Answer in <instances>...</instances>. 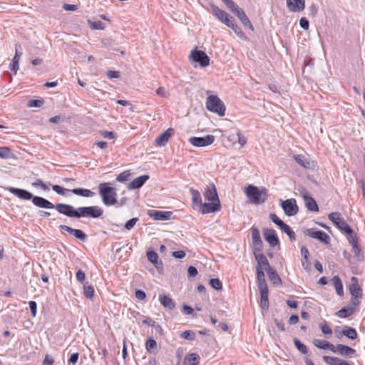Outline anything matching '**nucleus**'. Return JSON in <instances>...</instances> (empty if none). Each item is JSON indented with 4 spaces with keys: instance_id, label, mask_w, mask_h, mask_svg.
Returning <instances> with one entry per match:
<instances>
[{
    "instance_id": "f257e3e1",
    "label": "nucleus",
    "mask_w": 365,
    "mask_h": 365,
    "mask_svg": "<svg viewBox=\"0 0 365 365\" xmlns=\"http://www.w3.org/2000/svg\"><path fill=\"white\" fill-rule=\"evenodd\" d=\"M99 194L102 197L103 202L106 205H113L116 203V192L113 187L109 186L107 182L101 183L98 186Z\"/></svg>"
},
{
    "instance_id": "f03ea898",
    "label": "nucleus",
    "mask_w": 365,
    "mask_h": 365,
    "mask_svg": "<svg viewBox=\"0 0 365 365\" xmlns=\"http://www.w3.org/2000/svg\"><path fill=\"white\" fill-rule=\"evenodd\" d=\"M245 194L250 202L255 205L263 203L267 196L265 191L251 185L246 188Z\"/></svg>"
},
{
    "instance_id": "7ed1b4c3",
    "label": "nucleus",
    "mask_w": 365,
    "mask_h": 365,
    "mask_svg": "<svg viewBox=\"0 0 365 365\" xmlns=\"http://www.w3.org/2000/svg\"><path fill=\"white\" fill-rule=\"evenodd\" d=\"M206 108L208 110L217 113L219 116L222 117L225 115V106L217 96L212 95L207 98Z\"/></svg>"
},
{
    "instance_id": "20e7f679",
    "label": "nucleus",
    "mask_w": 365,
    "mask_h": 365,
    "mask_svg": "<svg viewBox=\"0 0 365 365\" xmlns=\"http://www.w3.org/2000/svg\"><path fill=\"white\" fill-rule=\"evenodd\" d=\"M103 213L102 208L98 206L80 207L78 208V217H100Z\"/></svg>"
},
{
    "instance_id": "39448f33",
    "label": "nucleus",
    "mask_w": 365,
    "mask_h": 365,
    "mask_svg": "<svg viewBox=\"0 0 365 365\" xmlns=\"http://www.w3.org/2000/svg\"><path fill=\"white\" fill-rule=\"evenodd\" d=\"M281 206L284 213L288 216L295 215L299 210L296 200L294 198L281 200Z\"/></svg>"
},
{
    "instance_id": "423d86ee",
    "label": "nucleus",
    "mask_w": 365,
    "mask_h": 365,
    "mask_svg": "<svg viewBox=\"0 0 365 365\" xmlns=\"http://www.w3.org/2000/svg\"><path fill=\"white\" fill-rule=\"evenodd\" d=\"M54 208L61 214L65 215L69 217H78V208L71 205L57 203L55 205Z\"/></svg>"
},
{
    "instance_id": "0eeeda50",
    "label": "nucleus",
    "mask_w": 365,
    "mask_h": 365,
    "mask_svg": "<svg viewBox=\"0 0 365 365\" xmlns=\"http://www.w3.org/2000/svg\"><path fill=\"white\" fill-rule=\"evenodd\" d=\"M329 219L334 222V224L341 231L350 232V227L341 217L339 212H331L329 215Z\"/></svg>"
},
{
    "instance_id": "6e6552de",
    "label": "nucleus",
    "mask_w": 365,
    "mask_h": 365,
    "mask_svg": "<svg viewBox=\"0 0 365 365\" xmlns=\"http://www.w3.org/2000/svg\"><path fill=\"white\" fill-rule=\"evenodd\" d=\"M304 233L306 235L312 238L317 239L324 244L327 245L330 242L329 236L323 231L317 230L314 228H310L307 229Z\"/></svg>"
},
{
    "instance_id": "1a4fd4ad",
    "label": "nucleus",
    "mask_w": 365,
    "mask_h": 365,
    "mask_svg": "<svg viewBox=\"0 0 365 365\" xmlns=\"http://www.w3.org/2000/svg\"><path fill=\"white\" fill-rule=\"evenodd\" d=\"M190 58L193 61L199 63L202 67H205L210 63V58L202 51L194 49L191 51Z\"/></svg>"
},
{
    "instance_id": "9d476101",
    "label": "nucleus",
    "mask_w": 365,
    "mask_h": 365,
    "mask_svg": "<svg viewBox=\"0 0 365 365\" xmlns=\"http://www.w3.org/2000/svg\"><path fill=\"white\" fill-rule=\"evenodd\" d=\"M215 140V136L207 135L205 137H191L189 142L195 147H205L211 145Z\"/></svg>"
},
{
    "instance_id": "9b49d317",
    "label": "nucleus",
    "mask_w": 365,
    "mask_h": 365,
    "mask_svg": "<svg viewBox=\"0 0 365 365\" xmlns=\"http://www.w3.org/2000/svg\"><path fill=\"white\" fill-rule=\"evenodd\" d=\"M212 12L219 21L227 26L234 19L229 14L219 9L217 6L211 5Z\"/></svg>"
},
{
    "instance_id": "f8f14e48",
    "label": "nucleus",
    "mask_w": 365,
    "mask_h": 365,
    "mask_svg": "<svg viewBox=\"0 0 365 365\" xmlns=\"http://www.w3.org/2000/svg\"><path fill=\"white\" fill-rule=\"evenodd\" d=\"M232 11L239 18V19L241 21V22L245 27H247L252 31L254 30V27L251 21H250V19H248V17L247 16V15L242 9H240L237 5L236 9H234L233 10H232Z\"/></svg>"
},
{
    "instance_id": "ddd939ff",
    "label": "nucleus",
    "mask_w": 365,
    "mask_h": 365,
    "mask_svg": "<svg viewBox=\"0 0 365 365\" xmlns=\"http://www.w3.org/2000/svg\"><path fill=\"white\" fill-rule=\"evenodd\" d=\"M334 353H339L341 356L346 357H353V356L356 353V350L344 344H339L336 346H334Z\"/></svg>"
},
{
    "instance_id": "4468645a",
    "label": "nucleus",
    "mask_w": 365,
    "mask_h": 365,
    "mask_svg": "<svg viewBox=\"0 0 365 365\" xmlns=\"http://www.w3.org/2000/svg\"><path fill=\"white\" fill-rule=\"evenodd\" d=\"M349 290L351 297H362V289L358 283L357 279L355 277H352L350 279Z\"/></svg>"
},
{
    "instance_id": "2eb2a0df",
    "label": "nucleus",
    "mask_w": 365,
    "mask_h": 365,
    "mask_svg": "<svg viewBox=\"0 0 365 365\" xmlns=\"http://www.w3.org/2000/svg\"><path fill=\"white\" fill-rule=\"evenodd\" d=\"M220 210V202H210L209 203L202 202L200 205V212L202 214L215 212Z\"/></svg>"
},
{
    "instance_id": "dca6fc26",
    "label": "nucleus",
    "mask_w": 365,
    "mask_h": 365,
    "mask_svg": "<svg viewBox=\"0 0 365 365\" xmlns=\"http://www.w3.org/2000/svg\"><path fill=\"white\" fill-rule=\"evenodd\" d=\"M263 235L265 240L269 244L270 246L274 247L279 243L278 237L273 229H264L263 230Z\"/></svg>"
},
{
    "instance_id": "f3484780",
    "label": "nucleus",
    "mask_w": 365,
    "mask_h": 365,
    "mask_svg": "<svg viewBox=\"0 0 365 365\" xmlns=\"http://www.w3.org/2000/svg\"><path fill=\"white\" fill-rule=\"evenodd\" d=\"M287 6L292 12H300L304 9L305 0H287Z\"/></svg>"
},
{
    "instance_id": "a211bd4d",
    "label": "nucleus",
    "mask_w": 365,
    "mask_h": 365,
    "mask_svg": "<svg viewBox=\"0 0 365 365\" xmlns=\"http://www.w3.org/2000/svg\"><path fill=\"white\" fill-rule=\"evenodd\" d=\"M204 196L207 201L216 202H220L216 187L214 184H210L207 187L204 193Z\"/></svg>"
},
{
    "instance_id": "6ab92c4d",
    "label": "nucleus",
    "mask_w": 365,
    "mask_h": 365,
    "mask_svg": "<svg viewBox=\"0 0 365 365\" xmlns=\"http://www.w3.org/2000/svg\"><path fill=\"white\" fill-rule=\"evenodd\" d=\"M148 215L155 220H168L170 219L172 212L168 211H159L152 210H149Z\"/></svg>"
},
{
    "instance_id": "aec40b11",
    "label": "nucleus",
    "mask_w": 365,
    "mask_h": 365,
    "mask_svg": "<svg viewBox=\"0 0 365 365\" xmlns=\"http://www.w3.org/2000/svg\"><path fill=\"white\" fill-rule=\"evenodd\" d=\"M302 195H303V197L304 199V201H305V205H306V207L309 210V211H312V212H317L319 210V207H318V205L317 204V202L315 201V200L312 197L309 192L306 190H304L303 192H302Z\"/></svg>"
},
{
    "instance_id": "412c9836",
    "label": "nucleus",
    "mask_w": 365,
    "mask_h": 365,
    "mask_svg": "<svg viewBox=\"0 0 365 365\" xmlns=\"http://www.w3.org/2000/svg\"><path fill=\"white\" fill-rule=\"evenodd\" d=\"M252 240L255 251H261L262 247V241L261 240L260 233L257 227L252 228Z\"/></svg>"
},
{
    "instance_id": "4be33fe9",
    "label": "nucleus",
    "mask_w": 365,
    "mask_h": 365,
    "mask_svg": "<svg viewBox=\"0 0 365 365\" xmlns=\"http://www.w3.org/2000/svg\"><path fill=\"white\" fill-rule=\"evenodd\" d=\"M9 191L11 193L17 196L18 197L23 199V200H31V199H33V197H34L33 195L30 192H29L26 190H24V189H19V188L10 187L9 188Z\"/></svg>"
},
{
    "instance_id": "5701e85b",
    "label": "nucleus",
    "mask_w": 365,
    "mask_h": 365,
    "mask_svg": "<svg viewBox=\"0 0 365 365\" xmlns=\"http://www.w3.org/2000/svg\"><path fill=\"white\" fill-rule=\"evenodd\" d=\"M32 202L34 205L41 208L53 209L54 208L55 206V205H53L46 199L38 196H34L32 199Z\"/></svg>"
},
{
    "instance_id": "b1692460",
    "label": "nucleus",
    "mask_w": 365,
    "mask_h": 365,
    "mask_svg": "<svg viewBox=\"0 0 365 365\" xmlns=\"http://www.w3.org/2000/svg\"><path fill=\"white\" fill-rule=\"evenodd\" d=\"M149 178L150 177L148 175H140L135 178L131 182H130L128 185V188L129 190L138 189L145 183V182L149 179Z\"/></svg>"
},
{
    "instance_id": "393cba45",
    "label": "nucleus",
    "mask_w": 365,
    "mask_h": 365,
    "mask_svg": "<svg viewBox=\"0 0 365 365\" xmlns=\"http://www.w3.org/2000/svg\"><path fill=\"white\" fill-rule=\"evenodd\" d=\"M173 133H174L173 129H172V128L167 129L165 132H163L158 137L156 138L155 144L159 146L165 145Z\"/></svg>"
},
{
    "instance_id": "a878e982",
    "label": "nucleus",
    "mask_w": 365,
    "mask_h": 365,
    "mask_svg": "<svg viewBox=\"0 0 365 365\" xmlns=\"http://www.w3.org/2000/svg\"><path fill=\"white\" fill-rule=\"evenodd\" d=\"M260 292V307L263 310L269 308L268 287L259 288Z\"/></svg>"
},
{
    "instance_id": "bb28decb",
    "label": "nucleus",
    "mask_w": 365,
    "mask_h": 365,
    "mask_svg": "<svg viewBox=\"0 0 365 365\" xmlns=\"http://www.w3.org/2000/svg\"><path fill=\"white\" fill-rule=\"evenodd\" d=\"M159 301L164 308L173 310L175 307L174 301L165 294H160Z\"/></svg>"
},
{
    "instance_id": "cd10ccee",
    "label": "nucleus",
    "mask_w": 365,
    "mask_h": 365,
    "mask_svg": "<svg viewBox=\"0 0 365 365\" xmlns=\"http://www.w3.org/2000/svg\"><path fill=\"white\" fill-rule=\"evenodd\" d=\"M21 46L18 44L15 45V56L12 60V63L10 66L11 71H14V73H16L19 70V62L21 56V53H19V49Z\"/></svg>"
},
{
    "instance_id": "c85d7f7f",
    "label": "nucleus",
    "mask_w": 365,
    "mask_h": 365,
    "mask_svg": "<svg viewBox=\"0 0 365 365\" xmlns=\"http://www.w3.org/2000/svg\"><path fill=\"white\" fill-rule=\"evenodd\" d=\"M257 278L258 288L267 287V282L265 280V276L263 269L260 266L257 267Z\"/></svg>"
},
{
    "instance_id": "c756f323",
    "label": "nucleus",
    "mask_w": 365,
    "mask_h": 365,
    "mask_svg": "<svg viewBox=\"0 0 365 365\" xmlns=\"http://www.w3.org/2000/svg\"><path fill=\"white\" fill-rule=\"evenodd\" d=\"M265 270L270 279V281L274 284H279L281 282V279L277 273L276 270L272 267H266Z\"/></svg>"
},
{
    "instance_id": "7c9ffc66",
    "label": "nucleus",
    "mask_w": 365,
    "mask_h": 365,
    "mask_svg": "<svg viewBox=\"0 0 365 365\" xmlns=\"http://www.w3.org/2000/svg\"><path fill=\"white\" fill-rule=\"evenodd\" d=\"M313 344H314V346L319 349H329L331 351H334V345H333L332 344L329 343L327 341L316 339H314Z\"/></svg>"
},
{
    "instance_id": "2f4dec72",
    "label": "nucleus",
    "mask_w": 365,
    "mask_h": 365,
    "mask_svg": "<svg viewBox=\"0 0 365 365\" xmlns=\"http://www.w3.org/2000/svg\"><path fill=\"white\" fill-rule=\"evenodd\" d=\"M147 257H148V259L151 263H153L158 269L163 267V264L161 262L160 263L158 262V255L155 252H154L153 250L148 251L147 252Z\"/></svg>"
},
{
    "instance_id": "473e14b6",
    "label": "nucleus",
    "mask_w": 365,
    "mask_h": 365,
    "mask_svg": "<svg viewBox=\"0 0 365 365\" xmlns=\"http://www.w3.org/2000/svg\"><path fill=\"white\" fill-rule=\"evenodd\" d=\"M200 356L197 354H187L184 361L185 365H197L199 364Z\"/></svg>"
},
{
    "instance_id": "72a5a7b5",
    "label": "nucleus",
    "mask_w": 365,
    "mask_h": 365,
    "mask_svg": "<svg viewBox=\"0 0 365 365\" xmlns=\"http://www.w3.org/2000/svg\"><path fill=\"white\" fill-rule=\"evenodd\" d=\"M332 282L335 287L337 294L340 297L344 295L343 284L341 279L338 276H334L332 278Z\"/></svg>"
},
{
    "instance_id": "f704fd0d",
    "label": "nucleus",
    "mask_w": 365,
    "mask_h": 365,
    "mask_svg": "<svg viewBox=\"0 0 365 365\" xmlns=\"http://www.w3.org/2000/svg\"><path fill=\"white\" fill-rule=\"evenodd\" d=\"M70 192H73L76 195H80L86 197H92L94 195L93 192H92L90 190L84 188H74L73 190H71Z\"/></svg>"
},
{
    "instance_id": "c9c22d12",
    "label": "nucleus",
    "mask_w": 365,
    "mask_h": 365,
    "mask_svg": "<svg viewBox=\"0 0 365 365\" xmlns=\"http://www.w3.org/2000/svg\"><path fill=\"white\" fill-rule=\"evenodd\" d=\"M157 349V342L153 338H148L145 341V349L150 354H155Z\"/></svg>"
},
{
    "instance_id": "e433bc0d",
    "label": "nucleus",
    "mask_w": 365,
    "mask_h": 365,
    "mask_svg": "<svg viewBox=\"0 0 365 365\" xmlns=\"http://www.w3.org/2000/svg\"><path fill=\"white\" fill-rule=\"evenodd\" d=\"M254 254H255V259L258 263L257 266H260L262 267V266H264L265 268L271 267L269 265L268 259H267L266 256L264 254H262V253L256 254L255 252Z\"/></svg>"
},
{
    "instance_id": "4c0bfd02",
    "label": "nucleus",
    "mask_w": 365,
    "mask_h": 365,
    "mask_svg": "<svg viewBox=\"0 0 365 365\" xmlns=\"http://www.w3.org/2000/svg\"><path fill=\"white\" fill-rule=\"evenodd\" d=\"M346 234L347 240L349 242V244L351 245V247H354V245H358L359 244V239L357 237L356 234L352 230L351 228H350V232H345Z\"/></svg>"
},
{
    "instance_id": "58836bf2",
    "label": "nucleus",
    "mask_w": 365,
    "mask_h": 365,
    "mask_svg": "<svg viewBox=\"0 0 365 365\" xmlns=\"http://www.w3.org/2000/svg\"><path fill=\"white\" fill-rule=\"evenodd\" d=\"M342 334L351 339H355L357 337L356 331L354 328L347 326L344 327Z\"/></svg>"
},
{
    "instance_id": "ea45409f",
    "label": "nucleus",
    "mask_w": 365,
    "mask_h": 365,
    "mask_svg": "<svg viewBox=\"0 0 365 365\" xmlns=\"http://www.w3.org/2000/svg\"><path fill=\"white\" fill-rule=\"evenodd\" d=\"M323 360L326 364L329 365H341V363L343 361V359L340 358L329 356H324Z\"/></svg>"
},
{
    "instance_id": "a19ab883",
    "label": "nucleus",
    "mask_w": 365,
    "mask_h": 365,
    "mask_svg": "<svg viewBox=\"0 0 365 365\" xmlns=\"http://www.w3.org/2000/svg\"><path fill=\"white\" fill-rule=\"evenodd\" d=\"M354 313V307H344L336 312V315L340 318H346Z\"/></svg>"
},
{
    "instance_id": "79ce46f5",
    "label": "nucleus",
    "mask_w": 365,
    "mask_h": 365,
    "mask_svg": "<svg viewBox=\"0 0 365 365\" xmlns=\"http://www.w3.org/2000/svg\"><path fill=\"white\" fill-rule=\"evenodd\" d=\"M83 294L86 298L91 299L94 294V288L88 282H86L83 285Z\"/></svg>"
},
{
    "instance_id": "37998d69",
    "label": "nucleus",
    "mask_w": 365,
    "mask_h": 365,
    "mask_svg": "<svg viewBox=\"0 0 365 365\" xmlns=\"http://www.w3.org/2000/svg\"><path fill=\"white\" fill-rule=\"evenodd\" d=\"M190 192L192 195V200L193 203L199 204L200 205L202 202L200 192L192 187L190 189Z\"/></svg>"
},
{
    "instance_id": "c03bdc74",
    "label": "nucleus",
    "mask_w": 365,
    "mask_h": 365,
    "mask_svg": "<svg viewBox=\"0 0 365 365\" xmlns=\"http://www.w3.org/2000/svg\"><path fill=\"white\" fill-rule=\"evenodd\" d=\"M281 230L288 235L291 241L296 240V235L294 232L292 230V229L288 225L285 223L281 228Z\"/></svg>"
},
{
    "instance_id": "a18cd8bd",
    "label": "nucleus",
    "mask_w": 365,
    "mask_h": 365,
    "mask_svg": "<svg viewBox=\"0 0 365 365\" xmlns=\"http://www.w3.org/2000/svg\"><path fill=\"white\" fill-rule=\"evenodd\" d=\"M294 344L296 346V348L303 354H308V349L307 347L302 344L297 338L293 339Z\"/></svg>"
},
{
    "instance_id": "49530a36",
    "label": "nucleus",
    "mask_w": 365,
    "mask_h": 365,
    "mask_svg": "<svg viewBox=\"0 0 365 365\" xmlns=\"http://www.w3.org/2000/svg\"><path fill=\"white\" fill-rule=\"evenodd\" d=\"M228 27L231 28L233 31L240 38H244L245 34L242 31L241 29L235 23V19H233L230 23L227 25Z\"/></svg>"
},
{
    "instance_id": "de8ad7c7",
    "label": "nucleus",
    "mask_w": 365,
    "mask_h": 365,
    "mask_svg": "<svg viewBox=\"0 0 365 365\" xmlns=\"http://www.w3.org/2000/svg\"><path fill=\"white\" fill-rule=\"evenodd\" d=\"M352 247V252L354 253V256H355V258L356 259V260L359 262L362 261L364 259V254L361 251V249L359 245H354V247Z\"/></svg>"
},
{
    "instance_id": "09e8293b",
    "label": "nucleus",
    "mask_w": 365,
    "mask_h": 365,
    "mask_svg": "<svg viewBox=\"0 0 365 365\" xmlns=\"http://www.w3.org/2000/svg\"><path fill=\"white\" fill-rule=\"evenodd\" d=\"M295 161L299 164L300 165L303 166L304 168H309V162L307 161V158L304 155H297L294 156Z\"/></svg>"
},
{
    "instance_id": "8fccbe9b",
    "label": "nucleus",
    "mask_w": 365,
    "mask_h": 365,
    "mask_svg": "<svg viewBox=\"0 0 365 365\" xmlns=\"http://www.w3.org/2000/svg\"><path fill=\"white\" fill-rule=\"evenodd\" d=\"M130 176V171H128V170L124 171L117 176L116 180L120 182H124L128 180Z\"/></svg>"
},
{
    "instance_id": "3c124183",
    "label": "nucleus",
    "mask_w": 365,
    "mask_h": 365,
    "mask_svg": "<svg viewBox=\"0 0 365 365\" xmlns=\"http://www.w3.org/2000/svg\"><path fill=\"white\" fill-rule=\"evenodd\" d=\"M180 336L182 338V339H187V340H190V341H192L195 339V334L192 331H190V330H187V331H185L181 333L180 334Z\"/></svg>"
},
{
    "instance_id": "603ef678",
    "label": "nucleus",
    "mask_w": 365,
    "mask_h": 365,
    "mask_svg": "<svg viewBox=\"0 0 365 365\" xmlns=\"http://www.w3.org/2000/svg\"><path fill=\"white\" fill-rule=\"evenodd\" d=\"M210 284L216 290H220L222 288V282L217 278H212L210 280Z\"/></svg>"
},
{
    "instance_id": "864d4df0",
    "label": "nucleus",
    "mask_w": 365,
    "mask_h": 365,
    "mask_svg": "<svg viewBox=\"0 0 365 365\" xmlns=\"http://www.w3.org/2000/svg\"><path fill=\"white\" fill-rule=\"evenodd\" d=\"M269 218L270 220L274 223L276 224L277 225H278L279 227V228L281 229L283 225L285 224L282 220H280L276 214L274 213H270L269 214Z\"/></svg>"
},
{
    "instance_id": "5fc2aeb1",
    "label": "nucleus",
    "mask_w": 365,
    "mask_h": 365,
    "mask_svg": "<svg viewBox=\"0 0 365 365\" xmlns=\"http://www.w3.org/2000/svg\"><path fill=\"white\" fill-rule=\"evenodd\" d=\"M88 23L92 29L103 30L105 29L104 24L103 22H101V21H88Z\"/></svg>"
},
{
    "instance_id": "6e6d98bb",
    "label": "nucleus",
    "mask_w": 365,
    "mask_h": 365,
    "mask_svg": "<svg viewBox=\"0 0 365 365\" xmlns=\"http://www.w3.org/2000/svg\"><path fill=\"white\" fill-rule=\"evenodd\" d=\"M73 236L83 242H84L87 238L86 235L82 230L78 229L75 230L74 232L73 233Z\"/></svg>"
},
{
    "instance_id": "4d7b16f0",
    "label": "nucleus",
    "mask_w": 365,
    "mask_h": 365,
    "mask_svg": "<svg viewBox=\"0 0 365 365\" xmlns=\"http://www.w3.org/2000/svg\"><path fill=\"white\" fill-rule=\"evenodd\" d=\"M11 154L10 148L8 147L0 148V157L2 158H9Z\"/></svg>"
},
{
    "instance_id": "13d9d810",
    "label": "nucleus",
    "mask_w": 365,
    "mask_h": 365,
    "mask_svg": "<svg viewBox=\"0 0 365 365\" xmlns=\"http://www.w3.org/2000/svg\"><path fill=\"white\" fill-rule=\"evenodd\" d=\"M156 93L163 98H168L170 96L169 91L164 87L160 86L156 90Z\"/></svg>"
},
{
    "instance_id": "bf43d9fd",
    "label": "nucleus",
    "mask_w": 365,
    "mask_h": 365,
    "mask_svg": "<svg viewBox=\"0 0 365 365\" xmlns=\"http://www.w3.org/2000/svg\"><path fill=\"white\" fill-rule=\"evenodd\" d=\"M52 189L56 193L61 195H65L66 192H70L71 190L65 189L60 185H54L52 186Z\"/></svg>"
},
{
    "instance_id": "052dcab7",
    "label": "nucleus",
    "mask_w": 365,
    "mask_h": 365,
    "mask_svg": "<svg viewBox=\"0 0 365 365\" xmlns=\"http://www.w3.org/2000/svg\"><path fill=\"white\" fill-rule=\"evenodd\" d=\"M100 133L102 137L107 138V139H115V133L112 131L101 130Z\"/></svg>"
},
{
    "instance_id": "680f3d73",
    "label": "nucleus",
    "mask_w": 365,
    "mask_h": 365,
    "mask_svg": "<svg viewBox=\"0 0 365 365\" xmlns=\"http://www.w3.org/2000/svg\"><path fill=\"white\" fill-rule=\"evenodd\" d=\"M138 221V218L134 217L130 220H129L125 224V228L128 230H130L135 225V223Z\"/></svg>"
},
{
    "instance_id": "e2e57ef3",
    "label": "nucleus",
    "mask_w": 365,
    "mask_h": 365,
    "mask_svg": "<svg viewBox=\"0 0 365 365\" xmlns=\"http://www.w3.org/2000/svg\"><path fill=\"white\" fill-rule=\"evenodd\" d=\"M237 141L242 146H244L247 143V138L242 135L239 130H237Z\"/></svg>"
},
{
    "instance_id": "0e129e2a",
    "label": "nucleus",
    "mask_w": 365,
    "mask_h": 365,
    "mask_svg": "<svg viewBox=\"0 0 365 365\" xmlns=\"http://www.w3.org/2000/svg\"><path fill=\"white\" fill-rule=\"evenodd\" d=\"M319 327L323 334H331L332 333L331 329L327 323L321 324Z\"/></svg>"
},
{
    "instance_id": "69168bd1",
    "label": "nucleus",
    "mask_w": 365,
    "mask_h": 365,
    "mask_svg": "<svg viewBox=\"0 0 365 365\" xmlns=\"http://www.w3.org/2000/svg\"><path fill=\"white\" fill-rule=\"evenodd\" d=\"M43 105V101L41 100H30L28 103V106L33 107H41Z\"/></svg>"
},
{
    "instance_id": "338daca9",
    "label": "nucleus",
    "mask_w": 365,
    "mask_h": 365,
    "mask_svg": "<svg viewBox=\"0 0 365 365\" xmlns=\"http://www.w3.org/2000/svg\"><path fill=\"white\" fill-rule=\"evenodd\" d=\"M29 308L31 310V313L33 317H35L36 315V310H37V304L36 302L34 301H30L29 302Z\"/></svg>"
},
{
    "instance_id": "774afa93",
    "label": "nucleus",
    "mask_w": 365,
    "mask_h": 365,
    "mask_svg": "<svg viewBox=\"0 0 365 365\" xmlns=\"http://www.w3.org/2000/svg\"><path fill=\"white\" fill-rule=\"evenodd\" d=\"M53 362H54L53 358L51 356L46 354L43 359V365H53Z\"/></svg>"
}]
</instances>
